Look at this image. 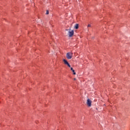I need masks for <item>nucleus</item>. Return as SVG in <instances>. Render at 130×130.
Returning a JSON list of instances; mask_svg holds the SVG:
<instances>
[{"instance_id": "1a4fd4ad", "label": "nucleus", "mask_w": 130, "mask_h": 130, "mask_svg": "<svg viewBox=\"0 0 130 130\" xmlns=\"http://www.w3.org/2000/svg\"><path fill=\"white\" fill-rule=\"evenodd\" d=\"M73 74L76 75V73L75 72H73Z\"/></svg>"}, {"instance_id": "9d476101", "label": "nucleus", "mask_w": 130, "mask_h": 130, "mask_svg": "<svg viewBox=\"0 0 130 130\" xmlns=\"http://www.w3.org/2000/svg\"><path fill=\"white\" fill-rule=\"evenodd\" d=\"M74 80H76V78H74Z\"/></svg>"}, {"instance_id": "7ed1b4c3", "label": "nucleus", "mask_w": 130, "mask_h": 130, "mask_svg": "<svg viewBox=\"0 0 130 130\" xmlns=\"http://www.w3.org/2000/svg\"><path fill=\"white\" fill-rule=\"evenodd\" d=\"M86 103H87V106H89V107H91L92 105V101H90V100L89 99H87Z\"/></svg>"}, {"instance_id": "f257e3e1", "label": "nucleus", "mask_w": 130, "mask_h": 130, "mask_svg": "<svg viewBox=\"0 0 130 130\" xmlns=\"http://www.w3.org/2000/svg\"><path fill=\"white\" fill-rule=\"evenodd\" d=\"M66 56L68 59H71L73 57V53L70 52L67 53Z\"/></svg>"}, {"instance_id": "f03ea898", "label": "nucleus", "mask_w": 130, "mask_h": 130, "mask_svg": "<svg viewBox=\"0 0 130 130\" xmlns=\"http://www.w3.org/2000/svg\"><path fill=\"white\" fill-rule=\"evenodd\" d=\"M68 35L69 37H72L73 35H74V30H71V29H70L68 32Z\"/></svg>"}, {"instance_id": "39448f33", "label": "nucleus", "mask_w": 130, "mask_h": 130, "mask_svg": "<svg viewBox=\"0 0 130 130\" xmlns=\"http://www.w3.org/2000/svg\"><path fill=\"white\" fill-rule=\"evenodd\" d=\"M74 28L76 29H79V24H75L74 26Z\"/></svg>"}, {"instance_id": "0eeeda50", "label": "nucleus", "mask_w": 130, "mask_h": 130, "mask_svg": "<svg viewBox=\"0 0 130 130\" xmlns=\"http://www.w3.org/2000/svg\"><path fill=\"white\" fill-rule=\"evenodd\" d=\"M71 71H72L73 72H75V70L73 69V68H71Z\"/></svg>"}, {"instance_id": "20e7f679", "label": "nucleus", "mask_w": 130, "mask_h": 130, "mask_svg": "<svg viewBox=\"0 0 130 130\" xmlns=\"http://www.w3.org/2000/svg\"><path fill=\"white\" fill-rule=\"evenodd\" d=\"M63 61L64 64H66V66H68V67H69V68H71V65L70 64V63H69V62H68V61L67 60L63 59Z\"/></svg>"}, {"instance_id": "423d86ee", "label": "nucleus", "mask_w": 130, "mask_h": 130, "mask_svg": "<svg viewBox=\"0 0 130 130\" xmlns=\"http://www.w3.org/2000/svg\"><path fill=\"white\" fill-rule=\"evenodd\" d=\"M46 15H49V11L48 10L46 11Z\"/></svg>"}, {"instance_id": "6e6552de", "label": "nucleus", "mask_w": 130, "mask_h": 130, "mask_svg": "<svg viewBox=\"0 0 130 130\" xmlns=\"http://www.w3.org/2000/svg\"><path fill=\"white\" fill-rule=\"evenodd\" d=\"M89 27H91V24H89L87 25V28H89Z\"/></svg>"}, {"instance_id": "9b49d317", "label": "nucleus", "mask_w": 130, "mask_h": 130, "mask_svg": "<svg viewBox=\"0 0 130 130\" xmlns=\"http://www.w3.org/2000/svg\"><path fill=\"white\" fill-rule=\"evenodd\" d=\"M67 31H69V29H66Z\"/></svg>"}]
</instances>
